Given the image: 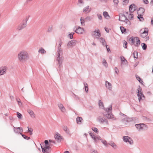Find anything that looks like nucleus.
I'll return each instance as SVG.
<instances>
[{
	"mask_svg": "<svg viewBox=\"0 0 153 153\" xmlns=\"http://www.w3.org/2000/svg\"><path fill=\"white\" fill-rule=\"evenodd\" d=\"M18 58L20 62H24L29 59V55L27 52L22 51L19 52L18 55Z\"/></svg>",
	"mask_w": 153,
	"mask_h": 153,
	"instance_id": "obj_1",
	"label": "nucleus"
},
{
	"mask_svg": "<svg viewBox=\"0 0 153 153\" xmlns=\"http://www.w3.org/2000/svg\"><path fill=\"white\" fill-rule=\"evenodd\" d=\"M128 12H124L123 14H120L119 16V20L122 22H126V23L128 25H130L131 22L127 18V16L128 15Z\"/></svg>",
	"mask_w": 153,
	"mask_h": 153,
	"instance_id": "obj_2",
	"label": "nucleus"
},
{
	"mask_svg": "<svg viewBox=\"0 0 153 153\" xmlns=\"http://www.w3.org/2000/svg\"><path fill=\"white\" fill-rule=\"evenodd\" d=\"M129 40L136 46H138L140 44V40L137 37H132L130 38Z\"/></svg>",
	"mask_w": 153,
	"mask_h": 153,
	"instance_id": "obj_3",
	"label": "nucleus"
},
{
	"mask_svg": "<svg viewBox=\"0 0 153 153\" xmlns=\"http://www.w3.org/2000/svg\"><path fill=\"white\" fill-rule=\"evenodd\" d=\"M18 129L19 130V133H20L22 135V136L24 138L27 140H29L30 139L29 137H28L25 136V135L22 134V132H23V130L22 128L21 127H14L13 129L14 131L16 133H18V132H19V131H18Z\"/></svg>",
	"mask_w": 153,
	"mask_h": 153,
	"instance_id": "obj_4",
	"label": "nucleus"
},
{
	"mask_svg": "<svg viewBox=\"0 0 153 153\" xmlns=\"http://www.w3.org/2000/svg\"><path fill=\"white\" fill-rule=\"evenodd\" d=\"M137 90L138 92L137 95L138 97V99L140 102L143 99V98H144V97L141 92L142 89L141 88H139Z\"/></svg>",
	"mask_w": 153,
	"mask_h": 153,
	"instance_id": "obj_5",
	"label": "nucleus"
},
{
	"mask_svg": "<svg viewBox=\"0 0 153 153\" xmlns=\"http://www.w3.org/2000/svg\"><path fill=\"white\" fill-rule=\"evenodd\" d=\"M7 68L5 66H1L0 67V76L4 75L6 73Z\"/></svg>",
	"mask_w": 153,
	"mask_h": 153,
	"instance_id": "obj_6",
	"label": "nucleus"
},
{
	"mask_svg": "<svg viewBox=\"0 0 153 153\" xmlns=\"http://www.w3.org/2000/svg\"><path fill=\"white\" fill-rule=\"evenodd\" d=\"M55 139L58 142H60L61 141L62 137L61 134L58 132H56L54 135Z\"/></svg>",
	"mask_w": 153,
	"mask_h": 153,
	"instance_id": "obj_7",
	"label": "nucleus"
},
{
	"mask_svg": "<svg viewBox=\"0 0 153 153\" xmlns=\"http://www.w3.org/2000/svg\"><path fill=\"white\" fill-rule=\"evenodd\" d=\"M142 31V33L141 34V36L143 38H144L148 34V29L147 28H145L144 30L143 31L142 29L141 31Z\"/></svg>",
	"mask_w": 153,
	"mask_h": 153,
	"instance_id": "obj_8",
	"label": "nucleus"
},
{
	"mask_svg": "<svg viewBox=\"0 0 153 153\" xmlns=\"http://www.w3.org/2000/svg\"><path fill=\"white\" fill-rule=\"evenodd\" d=\"M123 139L124 141L131 144L133 143V140L129 137L128 136H124L123 137Z\"/></svg>",
	"mask_w": 153,
	"mask_h": 153,
	"instance_id": "obj_9",
	"label": "nucleus"
},
{
	"mask_svg": "<svg viewBox=\"0 0 153 153\" xmlns=\"http://www.w3.org/2000/svg\"><path fill=\"white\" fill-rule=\"evenodd\" d=\"M98 120L99 122L101 123H105L106 125H107L108 124L107 120H105V118L102 117H99L98 118Z\"/></svg>",
	"mask_w": 153,
	"mask_h": 153,
	"instance_id": "obj_10",
	"label": "nucleus"
},
{
	"mask_svg": "<svg viewBox=\"0 0 153 153\" xmlns=\"http://www.w3.org/2000/svg\"><path fill=\"white\" fill-rule=\"evenodd\" d=\"M42 149V151L43 153H48L49 152V149L50 147L48 145H45L44 147H43L41 146Z\"/></svg>",
	"mask_w": 153,
	"mask_h": 153,
	"instance_id": "obj_11",
	"label": "nucleus"
},
{
	"mask_svg": "<svg viewBox=\"0 0 153 153\" xmlns=\"http://www.w3.org/2000/svg\"><path fill=\"white\" fill-rule=\"evenodd\" d=\"M77 43L76 41L72 40L69 42L67 46L68 48H70L76 45Z\"/></svg>",
	"mask_w": 153,
	"mask_h": 153,
	"instance_id": "obj_12",
	"label": "nucleus"
},
{
	"mask_svg": "<svg viewBox=\"0 0 153 153\" xmlns=\"http://www.w3.org/2000/svg\"><path fill=\"white\" fill-rule=\"evenodd\" d=\"M135 126L136 128L140 130L143 129L146 127V125L143 124L141 123L136 124Z\"/></svg>",
	"mask_w": 153,
	"mask_h": 153,
	"instance_id": "obj_13",
	"label": "nucleus"
},
{
	"mask_svg": "<svg viewBox=\"0 0 153 153\" xmlns=\"http://www.w3.org/2000/svg\"><path fill=\"white\" fill-rule=\"evenodd\" d=\"M28 18H27L26 20V22L25 23H23L22 24H21L19 25L17 29L18 30H22L26 26L27 23L26 22L28 20Z\"/></svg>",
	"mask_w": 153,
	"mask_h": 153,
	"instance_id": "obj_14",
	"label": "nucleus"
},
{
	"mask_svg": "<svg viewBox=\"0 0 153 153\" xmlns=\"http://www.w3.org/2000/svg\"><path fill=\"white\" fill-rule=\"evenodd\" d=\"M58 106L61 111L63 113H65L66 112V109L63 105L61 103L58 104Z\"/></svg>",
	"mask_w": 153,
	"mask_h": 153,
	"instance_id": "obj_15",
	"label": "nucleus"
},
{
	"mask_svg": "<svg viewBox=\"0 0 153 153\" xmlns=\"http://www.w3.org/2000/svg\"><path fill=\"white\" fill-rule=\"evenodd\" d=\"M84 29L80 27H78L75 30V32L79 34H82L84 32Z\"/></svg>",
	"mask_w": 153,
	"mask_h": 153,
	"instance_id": "obj_16",
	"label": "nucleus"
},
{
	"mask_svg": "<svg viewBox=\"0 0 153 153\" xmlns=\"http://www.w3.org/2000/svg\"><path fill=\"white\" fill-rule=\"evenodd\" d=\"M93 36H97V38H99L100 36V33L98 29L96 30L93 32L92 34Z\"/></svg>",
	"mask_w": 153,
	"mask_h": 153,
	"instance_id": "obj_17",
	"label": "nucleus"
},
{
	"mask_svg": "<svg viewBox=\"0 0 153 153\" xmlns=\"http://www.w3.org/2000/svg\"><path fill=\"white\" fill-rule=\"evenodd\" d=\"M62 128L63 130L66 133L70 136L71 135V132L69 129L66 126H63Z\"/></svg>",
	"mask_w": 153,
	"mask_h": 153,
	"instance_id": "obj_18",
	"label": "nucleus"
},
{
	"mask_svg": "<svg viewBox=\"0 0 153 153\" xmlns=\"http://www.w3.org/2000/svg\"><path fill=\"white\" fill-rule=\"evenodd\" d=\"M89 134L90 136L95 141H97L100 140V137L99 136H95L94 134L92 133H89Z\"/></svg>",
	"mask_w": 153,
	"mask_h": 153,
	"instance_id": "obj_19",
	"label": "nucleus"
},
{
	"mask_svg": "<svg viewBox=\"0 0 153 153\" xmlns=\"http://www.w3.org/2000/svg\"><path fill=\"white\" fill-rule=\"evenodd\" d=\"M121 65H124L126 64L127 63V60L125 59L123 56H120Z\"/></svg>",
	"mask_w": 153,
	"mask_h": 153,
	"instance_id": "obj_20",
	"label": "nucleus"
},
{
	"mask_svg": "<svg viewBox=\"0 0 153 153\" xmlns=\"http://www.w3.org/2000/svg\"><path fill=\"white\" fill-rule=\"evenodd\" d=\"M135 9L136 7L134 4H132L130 6L129 10L130 12H133L135 10Z\"/></svg>",
	"mask_w": 153,
	"mask_h": 153,
	"instance_id": "obj_21",
	"label": "nucleus"
},
{
	"mask_svg": "<svg viewBox=\"0 0 153 153\" xmlns=\"http://www.w3.org/2000/svg\"><path fill=\"white\" fill-rule=\"evenodd\" d=\"M62 54V53L61 51L59 50V52L57 54V56L58 57H57V60H58V61L59 62H60V59L61 58L62 59V58L60 57V56L61 54Z\"/></svg>",
	"mask_w": 153,
	"mask_h": 153,
	"instance_id": "obj_22",
	"label": "nucleus"
},
{
	"mask_svg": "<svg viewBox=\"0 0 153 153\" xmlns=\"http://www.w3.org/2000/svg\"><path fill=\"white\" fill-rule=\"evenodd\" d=\"M106 87L109 89H111V84L108 82L106 81L105 83Z\"/></svg>",
	"mask_w": 153,
	"mask_h": 153,
	"instance_id": "obj_23",
	"label": "nucleus"
},
{
	"mask_svg": "<svg viewBox=\"0 0 153 153\" xmlns=\"http://www.w3.org/2000/svg\"><path fill=\"white\" fill-rule=\"evenodd\" d=\"M103 15L105 18L106 19H109L110 18V16L109 15L108 13L106 11L103 12Z\"/></svg>",
	"mask_w": 153,
	"mask_h": 153,
	"instance_id": "obj_24",
	"label": "nucleus"
},
{
	"mask_svg": "<svg viewBox=\"0 0 153 153\" xmlns=\"http://www.w3.org/2000/svg\"><path fill=\"white\" fill-rule=\"evenodd\" d=\"M91 10L89 8V6H87L85 7L83 9V11L84 12H89Z\"/></svg>",
	"mask_w": 153,
	"mask_h": 153,
	"instance_id": "obj_25",
	"label": "nucleus"
},
{
	"mask_svg": "<svg viewBox=\"0 0 153 153\" xmlns=\"http://www.w3.org/2000/svg\"><path fill=\"white\" fill-rule=\"evenodd\" d=\"M145 12V9L143 8H140L139 9L138 11V14H143Z\"/></svg>",
	"mask_w": 153,
	"mask_h": 153,
	"instance_id": "obj_26",
	"label": "nucleus"
},
{
	"mask_svg": "<svg viewBox=\"0 0 153 153\" xmlns=\"http://www.w3.org/2000/svg\"><path fill=\"white\" fill-rule=\"evenodd\" d=\"M82 119L80 117H78L76 119V121L78 124H80Z\"/></svg>",
	"mask_w": 153,
	"mask_h": 153,
	"instance_id": "obj_27",
	"label": "nucleus"
},
{
	"mask_svg": "<svg viewBox=\"0 0 153 153\" xmlns=\"http://www.w3.org/2000/svg\"><path fill=\"white\" fill-rule=\"evenodd\" d=\"M99 105L100 108H104V106L102 102H101L100 100L99 101Z\"/></svg>",
	"mask_w": 153,
	"mask_h": 153,
	"instance_id": "obj_28",
	"label": "nucleus"
},
{
	"mask_svg": "<svg viewBox=\"0 0 153 153\" xmlns=\"http://www.w3.org/2000/svg\"><path fill=\"white\" fill-rule=\"evenodd\" d=\"M39 52L41 53L42 54H43L45 53L46 51L43 48H41L39 50Z\"/></svg>",
	"mask_w": 153,
	"mask_h": 153,
	"instance_id": "obj_29",
	"label": "nucleus"
},
{
	"mask_svg": "<svg viewBox=\"0 0 153 153\" xmlns=\"http://www.w3.org/2000/svg\"><path fill=\"white\" fill-rule=\"evenodd\" d=\"M28 112L29 114L32 117H35V114H34V112L33 111L30 110H28Z\"/></svg>",
	"mask_w": 153,
	"mask_h": 153,
	"instance_id": "obj_30",
	"label": "nucleus"
},
{
	"mask_svg": "<svg viewBox=\"0 0 153 153\" xmlns=\"http://www.w3.org/2000/svg\"><path fill=\"white\" fill-rule=\"evenodd\" d=\"M130 12L129 13H128V14L127 16V18H128V19H132L133 17V16L132 14L131 13H130Z\"/></svg>",
	"mask_w": 153,
	"mask_h": 153,
	"instance_id": "obj_31",
	"label": "nucleus"
},
{
	"mask_svg": "<svg viewBox=\"0 0 153 153\" xmlns=\"http://www.w3.org/2000/svg\"><path fill=\"white\" fill-rule=\"evenodd\" d=\"M137 17L138 19H139L140 21H142L143 20V19L142 16V14H138Z\"/></svg>",
	"mask_w": 153,
	"mask_h": 153,
	"instance_id": "obj_32",
	"label": "nucleus"
},
{
	"mask_svg": "<svg viewBox=\"0 0 153 153\" xmlns=\"http://www.w3.org/2000/svg\"><path fill=\"white\" fill-rule=\"evenodd\" d=\"M109 144L113 148H117V146L116 144L113 142H111Z\"/></svg>",
	"mask_w": 153,
	"mask_h": 153,
	"instance_id": "obj_33",
	"label": "nucleus"
},
{
	"mask_svg": "<svg viewBox=\"0 0 153 153\" xmlns=\"http://www.w3.org/2000/svg\"><path fill=\"white\" fill-rule=\"evenodd\" d=\"M112 116L111 114H108L106 115L105 116L107 118L111 119L113 117Z\"/></svg>",
	"mask_w": 153,
	"mask_h": 153,
	"instance_id": "obj_34",
	"label": "nucleus"
},
{
	"mask_svg": "<svg viewBox=\"0 0 153 153\" xmlns=\"http://www.w3.org/2000/svg\"><path fill=\"white\" fill-rule=\"evenodd\" d=\"M141 46L143 50H146L147 48V46L146 44L142 43L141 44Z\"/></svg>",
	"mask_w": 153,
	"mask_h": 153,
	"instance_id": "obj_35",
	"label": "nucleus"
},
{
	"mask_svg": "<svg viewBox=\"0 0 153 153\" xmlns=\"http://www.w3.org/2000/svg\"><path fill=\"white\" fill-rule=\"evenodd\" d=\"M113 2L114 3V4L115 6H117L119 3L118 0H114Z\"/></svg>",
	"mask_w": 153,
	"mask_h": 153,
	"instance_id": "obj_36",
	"label": "nucleus"
},
{
	"mask_svg": "<svg viewBox=\"0 0 153 153\" xmlns=\"http://www.w3.org/2000/svg\"><path fill=\"white\" fill-rule=\"evenodd\" d=\"M100 42H102L103 45H106V43L105 42V41L104 39H103L102 38H100Z\"/></svg>",
	"mask_w": 153,
	"mask_h": 153,
	"instance_id": "obj_37",
	"label": "nucleus"
},
{
	"mask_svg": "<svg viewBox=\"0 0 153 153\" xmlns=\"http://www.w3.org/2000/svg\"><path fill=\"white\" fill-rule=\"evenodd\" d=\"M80 21L81 25L84 26L85 25V21L84 19H83L81 17L80 19Z\"/></svg>",
	"mask_w": 153,
	"mask_h": 153,
	"instance_id": "obj_38",
	"label": "nucleus"
},
{
	"mask_svg": "<svg viewBox=\"0 0 153 153\" xmlns=\"http://www.w3.org/2000/svg\"><path fill=\"white\" fill-rule=\"evenodd\" d=\"M85 90L86 92H88V85L87 83L85 84Z\"/></svg>",
	"mask_w": 153,
	"mask_h": 153,
	"instance_id": "obj_39",
	"label": "nucleus"
},
{
	"mask_svg": "<svg viewBox=\"0 0 153 153\" xmlns=\"http://www.w3.org/2000/svg\"><path fill=\"white\" fill-rule=\"evenodd\" d=\"M136 78L137 79V80H138V81H139V82L140 83H142L143 82V81H142V80H141V79L139 77L136 76Z\"/></svg>",
	"mask_w": 153,
	"mask_h": 153,
	"instance_id": "obj_40",
	"label": "nucleus"
},
{
	"mask_svg": "<svg viewBox=\"0 0 153 153\" xmlns=\"http://www.w3.org/2000/svg\"><path fill=\"white\" fill-rule=\"evenodd\" d=\"M92 130L94 131L95 132L97 133H98L99 131L98 129L97 128L95 127H94L92 128Z\"/></svg>",
	"mask_w": 153,
	"mask_h": 153,
	"instance_id": "obj_41",
	"label": "nucleus"
},
{
	"mask_svg": "<svg viewBox=\"0 0 153 153\" xmlns=\"http://www.w3.org/2000/svg\"><path fill=\"white\" fill-rule=\"evenodd\" d=\"M120 30L122 33L126 31V29L124 27H120Z\"/></svg>",
	"mask_w": 153,
	"mask_h": 153,
	"instance_id": "obj_42",
	"label": "nucleus"
},
{
	"mask_svg": "<svg viewBox=\"0 0 153 153\" xmlns=\"http://www.w3.org/2000/svg\"><path fill=\"white\" fill-rule=\"evenodd\" d=\"M28 131L30 132V134L32 135V134L33 129L31 128L28 127Z\"/></svg>",
	"mask_w": 153,
	"mask_h": 153,
	"instance_id": "obj_43",
	"label": "nucleus"
},
{
	"mask_svg": "<svg viewBox=\"0 0 153 153\" xmlns=\"http://www.w3.org/2000/svg\"><path fill=\"white\" fill-rule=\"evenodd\" d=\"M128 0H124L123 1V5H126L128 3Z\"/></svg>",
	"mask_w": 153,
	"mask_h": 153,
	"instance_id": "obj_44",
	"label": "nucleus"
},
{
	"mask_svg": "<svg viewBox=\"0 0 153 153\" xmlns=\"http://www.w3.org/2000/svg\"><path fill=\"white\" fill-rule=\"evenodd\" d=\"M134 55V57L135 58H137V52L134 51L133 53Z\"/></svg>",
	"mask_w": 153,
	"mask_h": 153,
	"instance_id": "obj_45",
	"label": "nucleus"
},
{
	"mask_svg": "<svg viewBox=\"0 0 153 153\" xmlns=\"http://www.w3.org/2000/svg\"><path fill=\"white\" fill-rule=\"evenodd\" d=\"M17 101L18 102V105L20 106H21L22 105V103L20 101V100L19 99L18 100L17 99H16Z\"/></svg>",
	"mask_w": 153,
	"mask_h": 153,
	"instance_id": "obj_46",
	"label": "nucleus"
},
{
	"mask_svg": "<svg viewBox=\"0 0 153 153\" xmlns=\"http://www.w3.org/2000/svg\"><path fill=\"white\" fill-rule=\"evenodd\" d=\"M74 34V33H71L69 34V36L71 39H72L73 38V35Z\"/></svg>",
	"mask_w": 153,
	"mask_h": 153,
	"instance_id": "obj_47",
	"label": "nucleus"
},
{
	"mask_svg": "<svg viewBox=\"0 0 153 153\" xmlns=\"http://www.w3.org/2000/svg\"><path fill=\"white\" fill-rule=\"evenodd\" d=\"M123 43L124 44V46H123L125 48H127V42L126 41H124L123 42Z\"/></svg>",
	"mask_w": 153,
	"mask_h": 153,
	"instance_id": "obj_48",
	"label": "nucleus"
},
{
	"mask_svg": "<svg viewBox=\"0 0 153 153\" xmlns=\"http://www.w3.org/2000/svg\"><path fill=\"white\" fill-rule=\"evenodd\" d=\"M102 61H103V64H104V65H105V66L106 67L107 66H108V64H107V63H106L105 59H103Z\"/></svg>",
	"mask_w": 153,
	"mask_h": 153,
	"instance_id": "obj_49",
	"label": "nucleus"
},
{
	"mask_svg": "<svg viewBox=\"0 0 153 153\" xmlns=\"http://www.w3.org/2000/svg\"><path fill=\"white\" fill-rule=\"evenodd\" d=\"M22 116V114L20 113L19 112L17 113V116L19 118H21V116Z\"/></svg>",
	"mask_w": 153,
	"mask_h": 153,
	"instance_id": "obj_50",
	"label": "nucleus"
},
{
	"mask_svg": "<svg viewBox=\"0 0 153 153\" xmlns=\"http://www.w3.org/2000/svg\"><path fill=\"white\" fill-rule=\"evenodd\" d=\"M102 142L103 143L105 146H107V144L106 141L104 140H102Z\"/></svg>",
	"mask_w": 153,
	"mask_h": 153,
	"instance_id": "obj_51",
	"label": "nucleus"
},
{
	"mask_svg": "<svg viewBox=\"0 0 153 153\" xmlns=\"http://www.w3.org/2000/svg\"><path fill=\"white\" fill-rule=\"evenodd\" d=\"M142 1L145 4H148L149 3V1L148 0H142Z\"/></svg>",
	"mask_w": 153,
	"mask_h": 153,
	"instance_id": "obj_52",
	"label": "nucleus"
},
{
	"mask_svg": "<svg viewBox=\"0 0 153 153\" xmlns=\"http://www.w3.org/2000/svg\"><path fill=\"white\" fill-rule=\"evenodd\" d=\"M98 17L99 19H102V16L100 14L98 15Z\"/></svg>",
	"mask_w": 153,
	"mask_h": 153,
	"instance_id": "obj_53",
	"label": "nucleus"
},
{
	"mask_svg": "<svg viewBox=\"0 0 153 153\" xmlns=\"http://www.w3.org/2000/svg\"><path fill=\"white\" fill-rule=\"evenodd\" d=\"M115 73L117 74H118V73L119 72V71L118 70V69L116 68L115 69Z\"/></svg>",
	"mask_w": 153,
	"mask_h": 153,
	"instance_id": "obj_54",
	"label": "nucleus"
},
{
	"mask_svg": "<svg viewBox=\"0 0 153 153\" xmlns=\"http://www.w3.org/2000/svg\"><path fill=\"white\" fill-rule=\"evenodd\" d=\"M45 145H48V140H45Z\"/></svg>",
	"mask_w": 153,
	"mask_h": 153,
	"instance_id": "obj_55",
	"label": "nucleus"
},
{
	"mask_svg": "<svg viewBox=\"0 0 153 153\" xmlns=\"http://www.w3.org/2000/svg\"><path fill=\"white\" fill-rule=\"evenodd\" d=\"M105 29L107 32L108 33L109 32V31L108 28L105 27Z\"/></svg>",
	"mask_w": 153,
	"mask_h": 153,
	"instance_id": "obj_56",
	"label": "nucleus"
},
{
	"mask_svg": "<svg viewBox=\"0 0 153 153\" xmlns=\"http://www.w3.org/2000/svg\"><path fill=\"white\" fill-rule=\"evenodd\" d=\"M91 153H98L97 151L93 150L91 152Z\"/></svg>",
	"mask_w": 153,
	"mask_h": 153,
	"instance_id": "obj_57",
	"label": "nucleus"
},
{
	"mask_svg": "<svg viewBox=\"0 0 153 153\" xmlns=\"http://www.w3.org/2000/svg\"><path fill=\"white\" fill-rule=\"evenodd\" d=\"M83 0H78V2L80 3H82L83 2Z\"/></svg>",
	"mask_w": 153,
	"mask_h": 153,
	"instance_id": "obj_58",
	"label": "nucleus"
},
{
	"mask_svg": "<svg viewBox=\"0 0 153 153\" xmlns=\"http://www.w3.org/2000/svg\"><path fill=\"white\" fill-rule=\"evenodd\" d=\"M106 48L107 49V51L109 52V51H110V49H109V48H107V45H106Z\"/></svg>",
	"mask_w": 153,
	"mask_h": 153,
	"instance_id": "obj_59",
	"label": "nucleus"
},
{
	"mask_svg": "<svg viewBox=\"0 0 153 153\" xmlns=\"http://www.w3.org/2000/svg\"><path fill=\"white\" fill-rule=\"evenodd\" d=\"M150 4L152 5H153V0H151Z\"/></svg>",
	"mask_w": 153,
	"mask_h": 153,
	"instance_id": "obj_60",
	"label": "nucleus"
},
{
	"mask_svg": "<svg viewBox=\"0 0 153 153\" xmlns=\"http://www.w3.org/2000/svg\"><path fill=\"white\" fill-rule=\"evenodd\" d=\"M151 24L153 25V17L152 19Z\"/></svg>",
	"mask_w": 153,
	"mask_h": 153,
	"instance_id": "obj_61",
	"label": "nucleus"
},
{
	"mask_svg": "<svg viewBox=\"0 0 153 153\" xmlns=\"http://www.w3.org/2000/svg\"><path fill=\"white\" fill-rule=\"evenodd\" d=\"M62 44V42L61 41L60 42V43L59 44V46L60 47L61 46V45Z\"/></svg>",
	"mask_w": 153,
	"mask_h": 153,
	"instance_id": "obj_62",
	"label": "nucleus"
},
{
	"mask_svg": "<svg viewBox=\"0 0 153 153\" xmlns=\"http://www.w3.org/2000/svg\"><path fill=\"white\" fill-rule=\"evenodd\" d=\"M64 153H70L68 151H66L64 152Z\"/></svg>",
	"mask_w": 153,
	"mask_h": 153,
	"instance_id": "obj_63",
	"label": "nucleus"
},
{
	"mask_svg": "<svg viewBox=\"0 0 153 153\" xmlns=\"http://www.w3.org/2000/svg\"><path fill=\"white\" fill-rule=\"evenodd\" d=\"M32 0H27V1H32Z\"/></svg>",
	"mask_w": 153,
	"mask_h": 153,
	"instance_id": "obj_64",
	"label": "nucleus"
}]
</instances>
